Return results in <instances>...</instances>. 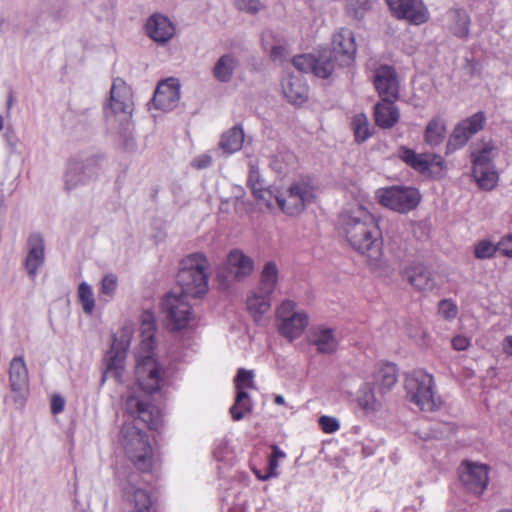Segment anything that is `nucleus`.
<instances>
[{"instance_id": "54", "label": "nucleus", "mask_w": 512, "mask_h": 512, "mask_svg": "<svg viewBox=\"0 0 512 512\" xmlns=\"http://www.w3.org/2000/svg\"><path fill=\"white\" fill-rule=\"evenodd\" d=\"M212 158L207 154L200 155L193 159L192 166L196 169H204L211 165Z\"/></svg>"}, {"instance_id": "24", "label": "nucleus", "mask_w": 512, "mask_h": 512, "mask_svg": "<svg viewBox=\"0 0 512 512\" xmlns=\"http://www.w3.org/2000/svg\"><path fill=\"white\" fill-rule=\"evenodd\" d=\"M399 158L418 172H426L432 166L442 167L444 160L438 154H417L414 150L402 146L399 148Z\"/></svg>"}, {"instance_id": "42", "label": "nucleus", "mask_w": 512, "mask_h": 512, "mask_svg": "<svg viewBox=\"0 0 512 512\" xmlns=\"http://www.w3.org/2000/svg\"><path fill=\"white\" fill-rule=\"evenodd\" d=\"M78 296L84 312L87 314L92 313L95 307V300L91 286L85 282L80 283Z\"/></svg>"}, {"instance_id": "1", "label": "nucleus", "mask_w": 512, "mask_h": 512, "mask_svg": "<svg viewBox=\"0 0 512 512\" xmlns=\"http://www.w3.org/2000/svg\"><path fill=\"white\" fill-rule=\"evenodd\" d=\"M125 411L133 421L123 423L120 430L121 445L134 466L142 472H148L153 462L152 447L147 434L134 421L140 420L150 429L157 430L161 426L160 412L150 402L136 395L126 399Z\"/></svg>"}, {"instance_id": "31", "label": "nucleus", "mask_w": 512, "mask_h": 512, "mask_svg": "<svg viewBox=\"0 0 512 512\" xmlns=\"http://www.w3.org/2000/svg\"><path fill=\"white\" fill-rule=\"evenodd\" d=\"M284 97L292 104H302L308 98V87L298 76H290L282 83Z\"/></svg>"}, {"instance_id": "7", "label": "nucleus", "mask_w": 512, "mask_h": 512, "mask_svg": "<svg viewBox=\"0 0 512 512\" xmlns=\"http://www.w3.org/2000/svg\"><path fill=\"white\" fill-rule=\"evenodd\" d=\"M104 111L108 122L125 126L131 120L134 111L133 91L122 79L113 81L109 102Z\"/></svg>"}, {"instance_id": "32", "label": "nucleus", "mask_w": 512, "mask_h": 512, "mask_svg": "<svg viewBox=\"0 0 512 512\" xmlns=\"http://www.w3.org/2000/svg\"><path fill=\"white\" fill-rule=\"evenodd\" d=\"M397 382V368L392 363L380 365L374 373V386L380 393L389 391Z\"/></svg>"}, {"instance_id": "4", "label": "nucleus", "mask_w": 512, "mask_h": 512, "mask_svg": "<svg viewBox=\"0 0 512 512\" xmlns=\"http://www.w3.org/2000/svg\"><path fill=\"white\" fill-rule=\"evenodd\" d=\"M210 264L207 257L200 252L187 255L180 262L177 273L178 293L199 298L208 291V270Z\"/></svg>"}, {"instance_id": "33", "label": "nucleus", "mask_w": 512, "mask_h": 512, "mask_svg": "<svg viewBox=\"0 0 512 512\" xmlns=\"http://www.w3.org/2000/svg\"><path fill=\"white\" fill-rule=\"evenodd\" d=\"M446 137V122L443 118L433 117L426 125L424 141L430 147H437Z\"/></svg>"}, {"instance_id": "62", "label": "nucleus", "mask_w": 512, "mask_h": 512, "mask_svg": "<svg viewBox=\"0 0 512 512\" xmlns=\"http://www.w3.org/2000/svg\"><path fill=\"white\" fill-rule=\"evenodd\" d=\"M255 475H256V477H257L258 479H260V480H262V481H263V476H264V475H262V474H261L260 472H258V471H255Z\"/></svg>"}, {"instance_id": "50", "label": "nucleus", "mask_w": 512, "mask_h": 512, "mask_svg": "<svg viewBox=\"0 0 512 512\" xmlns=\"http://www.w3.org/2000/svg\"><path fill=\"white\" fill-rule=\"evenodd\" d=\"M497 251L503 256L512 258V235L503 237L497 243Z\"/></svg>"}, {"instance_id": "19", "label": "nucleus", "mask_w": 512, "mask_h": 512, "mask_svg": "<svg viewBox=\"0 0 512 512\" xmlns=\"http://www.w3.org/2000/svg\"><path fill=\"white\" fill-rule=\"evenodd\" d=\"M224 269L226 275L223 277L225 279L242 281L254 271V261L241 249L234 248L227 255Z\"/></svg>"}, {"instance_id": "6", "label": "nucleus", "mask_w": 512, "mask_h": 512, "mask_svg": "<svg viewBox=\"0 0 512 512\" xmlns=\"http://www.w3.org/2000/svg\"><path fill=\"white\" fill-rule=\"evenodd\" d=\"M278 284V268L275 262H267L260 274L258 288L247 298V308L257 320L271 308V297Z\"/></svg>"}, {"instance_id": "58", "label": "nucleus", "mask_w": 512, "mask_h": 512, "mask_svg": "<svg viewBox=\"0 0 512 512\" xmlns=\"http://www.w3.org/2000/svg\"><path fill=\"white\" fill-rule=\"evenodd\" d=\"M271 449H272V454L270 455L271 457H273L277 460L285 458L286 454L282 450H280L277 445H272Z\"/></svg>"}, {"instance_id": "17", "label": "nucleus", "mask_w": 512, "mask_h": 512, "mask_svg": "<svg viewBox=\"0 0 512 512\" xmlns=\"http://www.w3.org/2000/svg\"><path fill=\"white\" fill-rule=\"evenodd\" d=\"M459 479L467 491L479 496L489 482L488 466L465 462L460 467Z\"/></svg>"}, {"instance_id": "49", "label": "nucleus", "mask_w": 512, "mask_h": 512, "mask_svg": "<svg viewBox=\"0 0 512 512\" xmlns=\"http://www.w3.org/2000/svg\"><path fill=\"white\" fill-rule=\"evenodd\" d=\"M319 425L321 427V429L325 432V433H334L336 432L340 425H339V421L334 418V417H330V416H321L319 418Z\"/></svg>"}, {"instance_id": "34", "label": "nucleus", "mask_w": 512, "mask_h": 512, "mask_svg": "<svg viewBox=\"0 0 512 512\" xmlns=\"http://www.w3.org/2000/svg\"><path fill=\"white\" fill-rule=\"evenodd\" d=\"M244 141V132L240 126H234L222 135L219 147L225 154H233L240 150Z\"/></svg>"}, {"instance_id": "28", "label": "nucleus", "mask_w": 512, "mask_h": 512, "mask_svg": "<svg viewBox=\"0 0 512 512\" xmlns=\"http://www.w3.org/2000/svg\"><path fill=\"white\" fill-rule=\"evenodd\" d=\"M405 278L418 291H432L436 282L431 271L424 265H415L405 270Z\"/></svg>"}, {"instance_id": "11", "label": "nucleus", "mask_w": 512, "mask_h": 512, "mask_svg": "<svg viewBox=\"0 0 512 512\" xmlns=\"http://www.w3.org/2000/svg\"><path fill=\"white\" fill-rule=\"evenodd\" d=\"M187 296L176 291L168 293L162 301L167 328L178 331L186 328L193 319L192 307Z\"/></svg>"}, {"instance_id": "60", "label": "nucleus", "mask_w": 512, "mask_h": 512, "mask_svg": "<svg viewBox=\"0 0 512 512\" xmlns=\"http://www.w3.org/2000/svg\"><path fill=\"white\" fill-rule=\"evenodd\" d=\"M275 403L278 404V405H282L285 403V399L282 395H277L275 397Z\"/></svg>"}, {"instance_id": "22", "label": "nucleus", "mask_w": 512, "mask_h": 512, "mask_svg": "<svg viewBox=\"0 0 512 512\" xmlns=\"http://www.w3.org/2000/svg\"><path fill=\"white\" fill-rule=\"evenodd\" d=\"M374 85L383 101H395L398 98L399 84L395 70L390 66H380L374 74Z\"/></svg>"}, {"instance_id": "52", "label": "nucleus", "mask_w": 512, "mask_h": 512, "mask_svg": "<svg viewBox=\"0 0 512 512\" xmlns=\"http://www.w3.org/2000/svg\"><path fill=\"white\" fill-rule=\"evenodd\" d=\"M278 461L277 459L269 456L268 460V471L263 476V481L269 480L270 478H274L278 476Z\"/></svg>"}, {"instance_id": "48", "label": "nucleus", "mask_w": 512, "mask_h": 512, "mask_svg": "<svg viewBox=\"0 0 512 512\" xmlns=\"http://www.w3.org/2000/svg\"><path fill=\"white\" fill-rule=\"evenodd\" d=\"M117 277L109 274L103 277L101 281V293L109 298L113 297L117 289Z\"/></svg>"}, {"instance_id": "40", "label": "nucleus", "mask_w": 512, "mask_h": 512, "mask_svg": "<svg viewBox=\"0 0 512 512\" xmlns=\"http://www.w3.org/2000/svg\"><path fill=\"white\" fill-rule=\"evenodd\" d=\"M248 184L251 187L255 197L265 200L267 201L268 205H271L270 198L272 197V191L262 189L259 171L253 164H250Z\"/></svg>"}, {"instance_id": "18", "label": "nucleus", "mask_w": 512, "mask_h": 512, "mask_svg": "<svg viewBox=\"0 0 512 512\" xmlns=\"http://www.w3.org/2000/svg\"><path fill=\"white\" fill-rule=\"evenodd\" d=\"M392 13L414 25L428 21L429 12L422 0H385Z\"/></svg>"}, {"instance_id": "9", "label": "nucleus", "mask_w": 512, "mask_h": 512, "mask_svg": "<svg viewBox=\"0 0 512 512\" xmlns=\"http://www.w3.org/2000/svg\"><path fill=\"white\" fill-rule=\"evenodd\" d=\"M279 208L289 216L302 213L315 198L313 186L305 180L292 183L286 193L274 195Z\"/></svg>"}, {"instance_id": "57", "label": "nucleus", "mask_w": 512, "mask_h": 512, "mask_svg": "<svg viewBox=\"0 0 512 512\" xmlns=\"http://www.w3.org/2000/svg\"><path fill=\"white\" fill-rule=\"evenodd\" d=\"M503 351L509 355L512 356V335H508L503 340Z\"/></svg>"}, {"instance_id": "25", "label": "nucleus", "mask_w": 512, "mask_h": 512, "mask_svg": "<svg viewBox=\"0 0 512 512\" xmlns=\"http://www.w3.org/2000/svg\"><path fill=\"white\" fill-rule=\"evenodd\" d=\"M148 36L157 43H167L175 34L174 24L164 15L153 14L147 20Z\"/></svg>"}, {"instance_id": "23", "label": "nucleus", "mask_w": 512, "mask_h": 512, "mask_svg": "<svg viewBox=\"0 0 512 512\" xmlns=\"http://www.w3.org/2000/svg\"><path fill=\"white\" fill-rule=\"evenodd\" d=\"M45 262V243L40 233H32L27 239V256L25 258V268L31 278H35L38 269Z\"/></svg>"}, {"instance_id": "61", "label": "nucleus", "mask_w": 512, "mask_h": 512, "mask_svg": "<svg viewBox=\"0 0 512 512\" xmlns=\"http://www.w3.org/2000/svg\"><path fill=\"white\" fill-rule=\"evenodd\" d=\"M5 136H6L7 142H8V144L10 145V147H11L12 149H14V148H15V143H14V141H12V140H13V139H12L13 137H11L8 133H6V135H5Z\"/></svg>"}, {"instance_id": "51", "label": "nucleus", "mask_w": 512, "mask_h": 512, "mask_svg": "<svg viewBox=\"0 0 512 512\" xmlns=\"http://www.w3.org/2000/svg\"><path fill=\"white\" fill-rule=\"evenodd\" d=\"M369 0H347L348 9L357 16L359 12L368 8Z\"/></svg>"}, {"instance_id": "43", "label": "nucleus", "mask_w": 512, "mask_h": 512, "mask_svg": "<svg viewBox=\"0 0 512 512\" xmlns=\"http://www.w3.org/2000/svg\"><path fill=\"white\" fill-rule=\"evenodd\" d=\"M497 252V245L488 240H481L475 246L474 254L478 259L492 258Z\"/></svg>"}, {"instance_id": "15", "label": "nucleus", "mask_w": 512, "mask_h": 512, "mask_svg": "<svg viewBox=\"0 0 512 512\" xmlns=\"http://www.w3.org/2000/svg\"><path fill=\"white\" fill-rule=\"evenodd\" d=\"M98 167L96 160L90 158L86 160L72 159L69 161L65 173V189L71 191L81 185L87 184L97 176Z\"/></svg>"}, {"instance_id": "47", "label": "nucleus", "mask_w": 512, "mask_h": 512, "mask_svg": "<svg viewBox=\"0 0 512 512\" xmlns=\"http://www.w3.org/2000/svg\"><path fill=\"white\" fill-rule=\"evenodd\" d=\"M292 64L301 72H313L314 57L311 55H298L292 59Z\"/></svg>"}, {"instance_id": "8", "label": "nucleus", "mask_w": 512, "mask_h": 512, "mask_svg": "<svg viewBox=\"0 0 512 512\" xmlns=\"http://www.w3.org/2000/svg\"><path fill=\"white\" fill-rule=\"evenodd\" d=\"M309 323V317L297 304L289 299L281 302L276 309V325L280 335L290 342L300 337Z\"/></svg>"}, {"instance_id": "12", "label": "nucleus", "mask_w": 512, "mask_h": 512, "mask_svg": "<svg viewBox=\"0 0 512 512\" xmlns=\"http://www.w3.org/2000/svg\"><path fill=\"white\" fill-rule=\"evenodd\" d=\"M133 335V327L124 325L121 331L114 335L110 350L105 355L106 370L103 380L106 377L119 379L122 376L126 352Z\"/></svg>"}, {"instance_id": "14", "label": "nucleus", "mask_w": 512, "mask_h": 512, "mask_svg": "<svg viewBox=\"0 0 512 512\" xmlns=\"http://www.w3.org/2000/svg\"><path fill=\"white\" fill-rule=\"evenodd\" d=\"M485 121L484 113L477 112L459 122L449 137L447 151L453 152L464 147L471 137L483 129Z\"/></svg>"}, {"instance_id": "27", "label": "nucleus", "mask_w": 512, "mask_h": 512, "mask_svg": "<svg viewBox=\"0 0 512 512\" xmlns=\"http://www.w3.org/2000/svg\"><path fill=\"white\" fill-rule=\"evenodd\" d=\"M240 66L239 58L234 53L221 55L212 68L213 77L221 83H229L233 80L235 72Z\"/></svg>"}, {"instance_id": "16", "label": "nucleus", "mask_w": 512, "mask_h": 512, "mask_svg": "<svg viewBox=\"0 0 512 512\" xmlns=\"http://www.w3.org/2000/svg\"><path fill=\"white\" fill-rule=\"evenodd\" d=\"M338 67H347L353 64L357 52L355 37L351 30L341 28L333 34L332 50Z\"/></svg>"}, {"instance_id": "46", "label": "nucleus", "mask_w": 512, "mask_h": 512, "mask_svg": "<svg viewBox=\"0 0 512 512\" xmlns=\"http://www.w3.org/2000/svg\"><path fill=\"white\" fill-rule=\"evenodd\" d=\"M438 311L439 314L447 320L455 319L458 314L457 305L449 299H444L439 302Z\"/></svg>"}, {"instance_id": "56", "label": "nucleus", "mask_w": 512, "mask_h": 512, "mask_svg": "<svg viewBox=\"0 0 512 512\" xmlns=\"http://www.w3.org/2000/svg\"><path fill=\"white\" fill-rule=\"evenodd\" d=\"M470 345V340L464 336H456L452 339V346L455 350L463 351Z\"/></svg>"}, {"instance_id": "21", "label": "nucleus", "mask_w": 512, "mask_h": 512, "mask_svg": "<svg viewBox=\"0 0 512 512\" xmlns=\"http://www.w3.org/2000/svg\"><path fill=\"white\" fill-rule=\"evenodd\" d=\"M180 100V84L174 78L159 83L152 99L155 108L162 111L173 110Z\"/></svg>"}, {"instance_id": "35", "label": "nucleus", "mask_w": 512, "mask_h": 512, "mask_svg": "<svg viewBox=\"0 0 512 512\" xmlns=\"http://www.w3.org/2000/svg\"><path fill=\"white\" fill-rule=\"evenodd\" d=\"M338 66L334 55L330 51H323L314 58L313 73L320 78H328Z\"/></svg>"}, {"instance_id": "2", "label": "nucleus", "mask_w": 512, "mask_h": 512, "mask_svg": "<svg viewBox=\"0 0 512 512\" xmlns=\"http://www.w3.org/2000/svg\"><path fill=\"white\" fill-rule=\"evenodd\" d=\"M339 226L353 249L377 260L381 255L380 231L374 216L363 206L353 205L339 215Z\"/></svg>"}, {"instance_id": "38", "label": "nucleus", "mask_w": 512, "mask_h": 512, "mask_svg": "<svg viewBox=\"0 0 512 512\" xmlns=\"http://www.w3.org/2000/svg\"><path fill=\"white\" fill-rule=\"evenodd\" d=\"M473 176L478 185L485 190H492L498 181V174L494 166L473 168Z\"/></svg>"}, {"instance_id": "26", "label": "nucleus", "mask_w": 512, "mask_h": 512, "mask_svg": "<svg viewBox=\"0 0 512 512\" xmlns=\"http://www.w3.org/2000/svg\"><path fill=\"white\" fill-rule=\"evenodd\" d=\"M447 29L457 38L465 39L469 35L470 16L463 8H451L445 14Z\"/></svg>"}, {"instance_id": "5", "label": "nucleus", "mask_w": 512, "mask_h": 512, "mask_svg": "<svg viewBox=\"0 0 512 512\" xmlns=\"http://www.w3.org/2000/svg\"><path fill=\"white\" fill-rule=\"evenodd\" d=\"M406 398L422 411L432 412L441 405L434 377L424 370H415L405 378Z\"/></svg>"}, {"instance_id": "63", "label": "nucleus", "mask_w": 512, "mask_h": 512, "mask_svg": "<svg viewBox=\"0 0 512 512\" xmlns=\"http://www.w3.org/2000/svg\"><path fill=\"white\" fill-rule=\"evenodd\" d=\"M3 122H4L3 117L0 115V131L3 128Z\"/></svg>"}, {"instance_id": "37", "label": "nucleus", "mask_w": 512, "mask_h": 512, "mask_svg": "<svg viewBox=\"0 0 512 512\" xmlns=\"http://www.w3.org/2000/svg\"><path fill=\"white\" fill-rule=\"evenodd\" d=\"M252 410V402L245 390L237 391L235 402L230 408V414L235 421H239Z\"/></svg>"}, {"instance_id": "13", "label": "nucleus", "mask_w": 512, "mask_h": 512, "mask_svg": "<svg viewBox=\"0 0 512 512\" xmlns=\"http://www.w3.org/2000/svg\"><path fill=\"white\" fill-rule=\"evenodd\" d=\"M123 495L133 512H155L150 493L142 486L141 476L130 473L122 483Z\"/></svg>"}, {"instance_id": "53", "label": "nucleus", "mask_w": 512, "mask_h": 512, "mask_svg": "<svg viewBox=\"0 0 512 512\" xmlns=\"http://www.w3.org/2000/svg\"><path fill=\"white\" fill-rule=\"evenodd\" d=\"M270 56H271L273 61H280V62H282V61H284L287 58L288 52H287V49L284 46L278 45V46H274L271 49Z\"/></svg>"}, {"instance_id": "29", "label": "nucleus", "mask_w": 512, "mask_h": 512, "mask_svg": "<svg viewBox=\"0 0 512 512\" xmlns=\"http://www.w3.org/2000/svg\"><path fill=\"white\" fill-rule=\"evenodd\" d=\"M310 342L321 354H332L338 347L334 330L325 326H318L311 332Z\"/></svg>"}, {"instance_id": "44", "label": "nucleus", "mask_w": 512, "mask_h": 512, "mask_svg": "<svg viewBox=\"0 0 512 512\" xmlns=\"http://www.w3.org/2000/svg\"><path fill=\"white\" fill-rule=\"evenodd\" d=\"M234 5L239 11L256 14L264 8L260 0H234Z\"/></svg>"}, {"instance_id": "55", "label": "nucleus", "mask_w": 512, "mask_h": 512, "mask_svg": "<svg viewBox=\"0 0 512 512\" xmlns=\"http://www.w3.org/2000/svg\"><path fill=\"white\" fill-rule=\"evenodd\" d=\"M65 400L60 395H53L51 399V411L53 414H59L64 410Z\"/></svg>"}, {"instance_id": "10", "label": "nucleus", "mask_w": 512, "mask_h": 512, "mask_svg": "<svg viewBox=\"0 0 512 512\" xmlns=\"http://www.w3.org/2000/svg\"><path fill=\"white\" fill-rule=\"evenodd\" d=\"M376 197L382 206L399 213H408L415 209L421 200L416 188L404 186L381 188L377 190Z\"/></svg>"}, {"instance_id": "41", "label": "nucleus", "mask_w": 512, "mask_h": 512, "mask_svg": "<svg viewBox=\"0 0 512 512\" xmlns=\"http://www.w3.org/2000/svg\"><path fill=\"white\" fill-rule=\"evenodd\" d=\"M352 129L357 142H364L371 136L367 116L363 113L356 114L353 117Z\"/></svg>"}, {"instance_id": "30", "label": "nucleus", "mask_w": 512, "mask_h": 512, "mask_svg": "<svg viewBox=\"0 0 512 512\" xmlns=\"http://www.w3.org/2000/svg\"><path fill=\"white\" fill-rule=\"evenodd\" d=\"M400 113L394 101H381L374 107L376 124L383 129L392 128L399 121Z\"/></svg>"}, {"instance_id": "45", "label": "nucleus", "mask_w": 512, "mask_h": 512, "mask_svg": "<svg viewBox=\"0 0 512 512\" xmlns=\"http://www.w3.org/2000/svg\"><path fill=\"white\" fill-rule=\"evenodd\" d=\"M253 372L245 369H239L236 378L235 386L237 391L244 390L245 388H252L254 385Z\"/></svg>"}, {"instance_id": "20", "label": "nucleus", "mask_w": 512, "mask_h": 512, "mask_svg": "<svg viewBox=\"0 0 512 512\" xmlns=\"http://www.w3.org/2000/svg\"><path fill=\"white\" fill-rule=\"evenodd\" d=\"M9 382L12 392L15 393L14 401L22 405L29 390L28 369L22 356L11 360Z\"/></svg>"}, {"instance_id": "3", "label": "nucleus", "mask_w": 512, "mask_h": 512, "mask_svg": "<svg viewBox=\"0 0 512 512\" xmlns=\"http://www.w3.org/2000/svg\"><path fill=\"white\" fill-rule=\"evenodd\" d=\"M156 322L154 315L143 312L141 316V343L136 353L135 375L141 390L152 394L160 390L163 385V370L153 357L154 335Z\"/></svg>"}, {"instance_id": "64", "label": "nucleus", "mask_w": 512, "mask_h": 512, "mask_svg": "<svg viewBox=\"0 0 512 512\" xmlns=\"http://www.w3.org/2000/svg\"><path fill=\"white\" fill-rule=\"evenodd\" d=\"M498 512H512V510H510V509H504V510H500V511H498Z\"/></svg>"}, {"instance_id": "59", "label": "nucleus", "mask_w": 512, "mask_h": 512, "mask_svg": "<svg viewBox=\"0 0 512 512\" xmlns=\"http://www.w3.org/2000/svg\"><path fill=\"white\" fill-rule=\"evenodd\" d=\"M270 166L276 172H279V173L283 172V169H284L283 164L281 162H279L278 160H272L270 162Z\"/></svg>"}, {"instance_id": "36", "label": "nucleus", "mask_w": 512, "mask_h": 512, "mask_svg": "<svg viewBox=\"0 0 512 512\" xmlns=\"http://www.w3.org/2000/svg\"><path fill=\"white\" fill-rule=\"evenodd\" d=\"M358 403L366 412L378 411L381 407V400L376 397L374 388L365 384L358 393Z\"/></svg>"}, {"instance_id": "39", "label": "nucleus", "mask_w": 512, "mask_h": 512, "mask_svg": "<svg viewBox=\"0 0 512 512\" xmlns=\"http://www.w3.org/2000/svg\"><path fill=\"white\" fill-rule=\"evenodd\" d=\"M495 156V147L491 143H486L483 147L472 153L473 168L491 167L493 165V158Z\"/></svg>"}]
</instances>
